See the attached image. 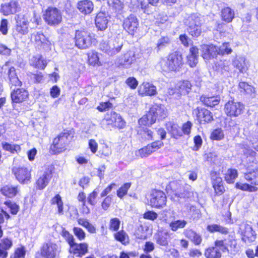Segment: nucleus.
Returning a JSON list of instances; mask_svg holds the SVG:
<instances>
[{"instance_id": "obj_1", "label": "nucleus", "mask_w": 258, "mask_h": 258, "mask_svg": "<svg viewBox=\"0 0 258 258\" xmlns=\"http://www.w3.org/2000/svg\"><path fill=\"white\" fill-rule=\"evenodd\" d=\"M74 135L73 128L63 130L57 134L50 144L49 153L52 155H58L69 151Z\"/></svg>"}, {"instance_id": "obj_2", "label": "nucleus", "mask_w": 258, "mask_h": 258, "mask_svg": "<svg viewBox=\"0 0 258 258\" xmlns=\"http://www.w3.org/2000/svg\"><path fill=\"white\" fill-rule=\"evenodd\" d=\"M159 64L163 72H179L182 70L184 65L183 55L178 50L171 52L166 58H160Z\"/></svg>"}, {"instance_id": "obj_3", "label": "nucleus", "mask_w": 258, "mask_h": 258, "mask_svg": "<svg viewBox=\"0 0 258 258\" xmlns=\"http://www.w3.org/2000/svg\"><path fill=\"white\" fill-rule=\"evenodd\" d=\"M244 179L248 183L237 182L235 187L242 191L254 192L257 190L258 186V163L252 162L250 165L247 166L246 171L243 173Z\"/></svg>"}, {"instance_id": "obj_4", "label": "nucleus", "mask_w": 258, "mask_h": 258, "mask_svg": "<svg viewBox=\"0 0 258 258\" xmlns=\"http://www.w3.org/2000/svg\"><path fill=\"white\" fill-rule=\"evenodd\" d=\"M75 46L81 50L87 49L97 42L95 35L86 28L75 31L74 37Z\"/></svg>"}, {"instance_id": "obj_5", "label": "nucleus", "mask_w": 258, "mask_h": 258, "mask_svg": "<svg viewBox=\"0 0 258 258\" xmlns=\"http://www.w3.org/2000/svg\"><path fill=\"white\" fill-rule=\"evenodd\" d=\"M214 243L221 253L235 255L239 251V246L237 239L233 235H229L227 237L217 239L214 241Z\"/></svg>"}, {"instance_id": "obj_6", "label": "nucleus", "mask_w": 258, "mask_h": 258, "mask_svg": "<svg viewBox=\"0 0 258 258\" xmlns=\"http://www.w3.org/2000/svg\"><path fill=\"white\" fill-rule=\"evenodd\" d=\"M55 171L53 165H48L40 172L34 182V186L38 190H43L49 184Z\"/></svg>"}, {"instance_id": "obj_7", "label": "nucleus", "mask_w": 258, "mask_h": 258, "mask_svg": "<svg viewBox=\"0 0 258 258\" xmlns=\"http://www.w3.org/2000/svg\"><path fill=\"white\" fill-rule=\"evenodd\" d=\"M148 202L151 207L160 209L166 206L167 198L164 191L153 188L151 190Z\"/></svg>"}, {"instance_id": "obj_8", "label": "nucleus", "mask_w": 258, "mask_h": 258, "mask_svg": "<svg viewBox=\"0 0 258 258\" xmlns=\"http://www.w3.org/2000/svg\"><path fill=\"white\" fill-rule=\"evenodd\" d=\"M103 120L108 127L121 130L126 126L125 119L120 114L115 111H111L106 113Z\"/></svg>"}, {"instance_id": "obj_9", "label": "nucleus", "mask_w": 258, "mask_h": 258, "mask_svg": "<svg viewBox=\"0 0 258 258\" xmlns=\"http://www.w3.org/2000/svg\"><path fill=\"white\" fill-rule=\"evenodd\" d=\"M45 22L50 26L56 27L62 21L61 11L56 7L49 6L46 8L43 14Z\"/></svg>"}, {"instance_id": "obj_10", "label": "nucleus", "mask_w": 258, "mask_h": 258, "mask_svg": "<svg viewBox=\"0 0 258 258\" xmlns=\"http://www.w3.org/2000/svg\"><path fill=\"white\" fill-rule=\"evenodd\" d=\"M186 31L192 38H197L202 33L201 17L196 14L191 15L187 20Z\"/></svg>"}, {"instance_id": "obj_11", "label": "nucleus", "mask_w": 258, "mask_h": 258, "mask_svg": "<svg viewBox=\"0 0 258 258\" xmlns=\"http://www.w3.org/2000/svg\"><path fill=\"white\" fill-rule=\"evenodd\" d=\"M139 25V21L137 16L134 14H130L124 19L122 24L123 30L132 37H134L138 34Z\"/></svg>"}, {"instance_id": "obj_12", "label": "nucleus", "mask_w": 258, "mask_h": 258, "mask_svg": "<svg viewBox=\"0 0 258 258\" xmlns=\"http://www.w3.org/2000/svg\"><path fill=\"white\" fill-rule=\"evenodd\" d=\"M182 185L178 181L173 180L170 181L166 186L165 190L166 192L171 197V199H177L179 200L181 198H185L188 192L183 190Z\"/></svg>"}, {"instance_id": "obj_13", "label": "nucleus", "mask_w": 258, "mask_h": 258, "mask_svg": "<svg viewBox=\"0 0 258 258\" xmlns=\"http://www.w3.org/2000/svg\"><path fill=\"white\" fill-rule=\"evenodd\" d=\"M192 114L194 115L200 125L206 124L214 120L212 113L207 108L202 107H197L192 111Z\"/></svg>"}, {"instance_id": "obj_14", "label": "nucleus", "mask_w": 258, "mask_h": 258, "mask_svg": "<svg viewBox=\"0 0 258 258\" xmlns=\"http://www.w3.org/2000/svg\"><path fill=\"white\" fill-rule=\"evenodd\" d=\"M224 111L227 116L237 117L243 113L244 105L240 102L235 101L234 99L228 101L224 105Z\"/></svg>"}, {"instance_id": "obj_15", "label": "nucleus", "mask_w": 258, "mask_h": 258, "mask_svg": "<svg viewBox=\"0 0 258 258\" xmlns=\"http://www.w3.org/2000/svg\"><path fill=\"white\" fill-rule=\"evenodd\" d=\"M14 87L10 94L12 105L22 104L28 100L29 93L27 89L22 87Z\"/></svg>"}, {"instance_id": "obj_16", "label": "nucleus", "mask_w": 258, "mask_h": 258, "mask_svg": "<svg viewBox=\"0 0 258 258\" xmlns=\"http://www.w3.org/2000/svg\"><path fill=\"white\" fill-rule=\"evenodd\" d=\"M60 251L58 245L54 242H45L40 248V254L44 258H56Z\"/></svg>"}, {"instance_id": "obj_17", "label": "nucleus", "mask_w": 258, "mask_h": 258, "mask_svg": "<svg viewBox=\"0 0 258 258\" xmlns=\"http://www.w3.org/2000/svg\"><path fill=\"white\" fill-rule=\"evenodd\" d=\"M69 253L73 257L81 258L89 252V244L86 242H76L69 246Z\"/></svg>"}, {"instance_id": "obj_18", "label": "nucleus", "mask_w": 258, "mask_h": 258, "mask_svg": "<svg viewBox=\"0 0 258 258\" xmlns=\"http://www.w3.org/2000/svg\"><path fill=\"white\" fill-rule=\"evenodd\" d=\"M12 172L16 179L22 184H27L31 180V171L27 167H15Z\"/></svg>"}, {"instance_id": "obj_19", "label": "nucleus", "mask_w": 258, "mask_h": 258, "mask_svg": "<svg viewBox=\"0 0 258 258\" xmlns=\"http://www.w3.org/2000/svg\"><path fill=\"white\" fill-rule=\"evenodd\" d=\"M9 63V61H6L2 67V70H8L7 74L10 88L22 87L23 84L17 76L16 69L14 67H8Z\"/></svg>"}, {"instance_id": "obj_20", "label": "nucleus", "mask_w": 258, "mask_h": 258, "mask_svg": "<svg viewBox=\"0 0 258 258\" xmlns=\"http://www.w3.org/2000/svg\"><path fill=\"white\" fill-rule=\"evenodd\" d=\"M29 22L25 15H17L16 17L15 34L20 37L27 34L29 32Z\"/></svg>"}, {"instance_id": "obj_21", "label": "nucleus", "mask_w": 258, "mask_h": 258, "mask_svg": "<svg viewBox=\"0 0 258 258\" xmlns=\"http://www.w3.org/2000/svg\"><path fill=\"white\" fill-rule=\"evenodd\" d=\"M163 146L164 143L162 141L156 140L139 149L138 151L139 156L142 158H146L157 151Z\"/></svg>"}, {"instance_id": "obj_22", "label": "nucleus", "mask_w": 258, "mask_h": 258, "mask_svg": "<svg viewBox=\"0 0 258 258\" xmlns=\"http://www.w3.org/2000/svg\"><path fill=\"white\" fill-rule=\"evenodd\" d=\"M240 236L243 242L251 244L255 241L257 234L250 222H246L243 224V229L241 230Z\"/></svg>"}, {"instance_id": "obj_23", "label": "nucleus", "mask_w": 258, "mask_h": 258, "mask_svg": "<svg viewBox=\"0 0 258 258\" xmlns=\"http://www.w3.org/2000/svg\"><path fill=\"white\" fill-rule=\"evenodd\" d=\"M20 187L18 184L11 183L3 185L0 188L1 194L8 199H13L20 195Z\"/></svg>"}, {"instance_id": "obj_24", "label": "nucleus", "mask_w": 258, "mask_h": 258, "mask_svg": "<svg viewBox=\"0 0 258 258\" xmlns=\"http://www.w3.org/2000/svg\"><path fill=\"white\" fill-rule=\"evenodd\" d=\"M32 42L34 44L36 48L40 49L49 47L51 45L50 41L42 33L37 32L31 35Z\"/></svg>"}, {"instance_id": "obj_25", "label": "nucleus", "mask_w": 258, "mask_h": 258, "mask_svg": "<svg viewBox=\"0 0 258 258\" xmlns=\"http://www.w3.org/2000/svg\"><path fill=\"white\" fill-rule=\"evenodd\" d=\"M138 94L142 96H153L157 94L156 87L148 82H143L138 89Z\"/></svg>"}, {"instance_id": "obj_26", "label": "nucleus", "mask_w": 258, "mask_h": 258, "mask_svg": "<svg viewBox=\"0 0 258 258\" xmlns=\"http://www.w3.org/2000/svg\"><path fill=\"white\" fill-rule=\"evenodd\" d=\"M238 90L241 95L248 98H253L255 97L256 94L254 87L245 81L239 82Z\"/></svg>"}, {"instance_id": "obj_27", "label": "nucleus", "mask_w": 258, "mask_h": 258, "mask_svg": "<svg viewBox=\"0 0 258 258\" xmlns=\"http://www.w3.org/2000/svg\"><path fill=\"white\" fill-rule=\"evenodd\" d=\"M218 53V47L212 44L202 46L201 56L204 59L209 60L216 58Z\"/></svg>"}, {"instance_id": "obj_28", "label": "nucleus", "mask_w": 258, "mask_h": 258, "mask_svg": "<svg viewBox=\"0 0 258 258\" xmlns=\"http://www.w3.org/2000/svg\"><path fill=\"white\" fill-rule=\"evenodd\" d=\"M165 127L171 138L178 139L182 137V133L178 124L173 120H169L165 123Z\"/></svg>"}, {"instance_id": "obj_29", "label": "nucleus", "mask_w": 258, "mask_h": 258, "mask_svg": "<svg viewBox=\"0 0 258 258\" xmlns=\"http://www.w3.org/2000/svg\"><path fill=\"white\" fill-rule=\"evenodd\" d=\"M86 63L88 66L99 67L103 65L100 58V54L95 50L92 49L86 53Z\"/></svg>"}, {"instance_id": "obj_30", "label": "nucleus", "mask_w": 258, "mask_h": 258, "mask_svg": "<svg viewBox=\"0 0 258 258\" xmlns=\"http://www.w3.org/2000/svg\"><path fill=\"white\" fill-rule=\"evenodd\" d=\"M19 9L18 3L16 1L12 0L9 3L1 5L0 12L4 16H9L16 13Z\"/></svg>"}, {"instance_id": "obj_31", "label": "nucleus", "mask_w": 258, "mask_h": 258, "mask_svg": "<svg viewBox=\"0 0 258 258\" xmlns=\"http://www.w3.org/2000/svg\"><path fill=\"white\" fill-rule=\"evenodd\" d=\"M150 112L153 117L159 119H164L167 116V109L161 104H154L149 108Z\"/></svg>"}, {"instance_id": "obj_32", "label": "nucleus", "mask_w": 258, "mask_h": 258, "mask_svg": "<svg viewBox=\"0 0 258 258\" xmlns=\"http://www.w3.org/2000/svg\"><path fill=\"white\" fill-rule=\"evenodd\" d=\"M212 185L214 189L215 196H220L226 191V187L221 177L218 176L212 178Z\"/></svg>"}, {"instance_id": "obj_33", "label": "nucleus", "mask_w": 258, "mask_h": 258, "mask_svg": "<svg viewBox=\"0 0 258 258\" xmlns=\"http://www.w3.org/2000/svg\"><path fill=\"white\" fill-rule=\"evenodd\" d=\"M77 8L82 14H91L94 9V4L91 0H80L77 2Z\"/></svg>"}, {"instance_id": "obj_34", "label": "nucleus", "mask_w": 258, "mask_h": 258, "mask_svg": "<svg viewBox=\"0 0 258 258\" xmlns=\"http://www.w3.org/2000/svg\"><path fill=\"white\" fill-rule=\"evenodd\" d=\"M13 245V242L10 237H5L0 241V258H7L8 256V250Z\"/></svg>"}, {"instance_id": "obj_35", "label": "nucleus", "mask_w": 258, "mask_h": 258, "mask_svg": "<svg viewBox=\"0 0 258 258\" xmlns=\"http://www.w3.org/2000/svg\"><path fill=\"white\" fill-rule=\"evenodd\" d=\"M200 100L205 106L213 108L219 104L220 97L219 95H202L200 98Z\"/></svg>"}, {"instance_id": "obj_36", "label": "nucleus", "mask_w": 258, "mask_h": 258, "mask_svg": "<svg viewBox=\"0 0 258 258\" xmlns=\"http://www.w3.org/2000/svg\"><path fill=\"white\" fill-rule=\"evenodd\" d=\"M183 234L187 239L190 240L195 245H200L202 242V236L192 229H184Z\"/></svg>"}, {"instance_id": "obj_37", "label": "nucleus", "mask_w": 258, "mask_h": 258, "mask_svg": "<svg viewBox=\"0 0 258 258\" xmlns=\"http://www.w3.org/2000/svg\"><path fill=\"white\" fill-rule=\"evenodd\" d=\"M47 64L46 60L41 54L34 55L30 60V65L35 69L44 70Z\"/></svg>"}, {"instance_id": "obj_38", "label": "nucleus", "mask_w": 258, "mask_h": 258, "mask_svg": "<svg viewBox=\"0 0 258 258\" xmlns=\"http://www.w3.org/2000/svg\"><path fill=\"white\" fill-rule=\"evenodd\" d=\"M95 23L98 30H104L107 27L108 19L105 13L98 12L95 19Z\"/></svg>"}, {"instance_id": "obj_39", "label": "nucleus", "mask_w": 258, "mask_h": 258, "mask_svg": "<svg viewBox=\"0 0 258 258\" xmlns=\"http://www.w3.org/2000/svg\"><path fill=\"white\" fill-rule=\"evenodd\" d=\"M220 13L221 20L226 23H231L235 18L234 10L229 7L223 8Z\"/></svg>"}, {"instance_id": "obj_40", "label": "nucleus", "mask_w": 258, "mask_h": 258, "mask_svg": "<svg viewBox=\"0 0 258 258\" xmlns=\"http://www.w3.org/2000/svg\"><path fill=\"white\" fill-rule=\"evenodd\" d=\"M156 118L153 117L152 113L148 110L138 120L140 126H151L156 122Z\"/></svg>"}, {"instance_id": "obj_41", "label": "nucleus", "mask_w": 258, "mask_h": 258, "mask_svg": "<svg viewBox=\"0 0 258 258\" xmlns=\"http://www.w3.org/2000/svg\"><path fill=\"white\" fill-rule=\"evenodd\" d=\"M114 240L124 245L130 243V238L126 232L123 229L115 231L113 234Z\"/></svg>"}, {"instance_id": "obj_42", "label": "nucleus", "mask_w": 258, "mask_h": 258, "mask_svg": "<svg viewBox=\"0 0 258 258\" xmlns=\"http://www.w3.org/2000/svg\"><path fill=\"white\" fill-rule=\"evenodd\" d=\"M205 258H222V253L218 247L214 244L209 246L204 250Z\"/></svg>"}, {"instance_id": "obj_43", "label": "nucleus", "mask_w": 258, "mask_h": 258, "mask_svg": "<svg viewBox=\"0 0 258 258\" xmlns=\"http://www.w3.org/2000/svg\"><path fill=\"white\" fill-rule=\"evenodd\" d=\"M122 47V45L116 47H110L107 41H102L99 44V49L103 52L110 55H113L118 53Z\"/></svg>"}, {"instance_id": "obj_44", "label": "nucleus", "mask_w": 258, "mask_h": 258, "mask_svg": "<svg viewBox=\"0 0 258 258\" xmlns=\"http://www.w3.org/2000/svg\"><path fill=\"white\" fill-rule=\"evenodd\" d=\"M238 175V171L235 168H230L224 174V180L228 184H232Z\"/></svg>"}, {"instance_id": "obj_45", "label": "nucleus", "mask_w": 258, "mask_h": 258, "mask_svg": "<svg viewBox=\"0 0 258 258\" xmlns=\"http://www.w3.org/2000/svg\"><path fill=\"white\" fill-rule=\"evenodd\" d=\"M51 205H56L57 213L59 215H63L64 213V205L61 197L59 194H56L50 201Z\"/></svg>"}, {"instance_id": "obj_46", "label": "nucleus", "mask_w": 258, "mask_h": 258, "mask_svg": "<svg viewBox=\"0 0 258 258\" xmlns=\"http://www.w3.org/2000/svg\"><path fill=\"white\" fill-rule=\"evenodd\" d=\"M207 230L211 233L219 232L223 235H227L229 232L228 228L216 224L208 225Z\"/></svg>"}, {"instance_id": "obj_47", "label": "nucleus", "mask_w": 258, "mask_h": 258, "mask_svg": "<svg viewBox=\"0 0 258 258\" xmlns=\"http://www.w3.org/2000/svg\"><path fill=\"white\" fill-rule=\"evenodd\" d=\"M148 228L140 225L136 229L134 235L137 240H145L148 238Z\"/></svg>"}, {"instance_id": "obj_48", "label": "nucleus", "mask_w": 258, "mask_h": 258, "mask_svg": "<svg viewBox=\"0 0 258 258\" xmlns=\"http://www.w3.org/2000/svg\"><path fill=\"white\" fill-rule=\"evenodd\" d=\"M112 153L111 148L106 143H102L98 151L97 156L100 158L105 159L109 157Z\"/></svg>"}, {"instance_id": "obj_49", "label": "nucleus", "mask_w": 258, "mask_h": 258, "mask_svg": "<svg viewBox=\"0 0 258 258\" xmlns=\"http://www.w3.org/2000/svg\"><path fill=\"white\" fill-rule=\"evenodd\" d=\"M2 146L4 150L9 152L11 154L18 153L20 152L21 148L19 145L12 144L8 142H3Z\"/></svg>"}, {"instance_id": "obj_50", "label": "nucleus", "mask_w": 258, "mask_h": 258, "mask_svg": "<svg viewBox=\"0 0 258 258\" xmlns=\"http://www.w3.org/2000/svg\"><path fill=\"white\" fill-rule=\"evenodd\" d=\"M168 233L163 231H158L156 234V241L161 246H166L168 244L167 239Z\"/></svg>"}, {"instance_id": "obj_51", "label": "nucleus", "mask_w": 258, "mask_h": 258, "mask_svg": "<svg viewBox=\"0 0 258 258\" xmlns=\"http://www.w3.org/2000/svg\"><path fill=\"white\" fill-rule=\"evenodd\" d=\"M133 56L130 53L126 52L121 56L119 59V65L124 68L129 67L133 61Z\"/></svg>"}, {"instance_id": "obj_52", "label": "nucleus", "mask_w": 258, "mask_h": 258, "mask_svg": "<svg viewBox=\"0 0 258 258\" xmlns=\"http://www.w3.org/2000/svg\"><path fill=\"white\" fill-rule=\"evenodd\" d=\"M186 224L187 222L184 220H176L171 221L169 226L171 231H176L178 229L183 228Z\"/></svg>"}, {"instance_id": "obj_53", "label": "nucleus", "mask_w": 258, "mask_h": 258, "mask_svg": "<svg viewBox=\"0 0 258 258\" xmlns=\"http://www.w3.org/2000/svg\"><path fill=\"white\" fill-rule=\"evenodd\" d=\"M4 204L9 209L10 214L12 215H15L19 211V206L13 201L7 200L4 202Z\"/></svg>"}, {"instance_id": "obj_54", "label": "nucleus", "mask_w": 258, "mask_h": 258, "mask_svg": "<svg viewBox=\"0 0 258 258\" xmlns=\"http://www.w3.org/2000/svg\"><path fill=\"white\" fill-rule=\"evenodd\" d=\"M131 185L132 183L131 182L124 183L117 190V196L120 199H122L127 195L128 190L131 187Z\"/></svg>"}, {"instance_id": "obj_55", "label": "nucleus", "mask_w": 258, "mask_h": 258, "mask_svg": "<svg viewBox=\"0 0 258 258\" xmlns=\"http://www.w3.org/2000/svg\"><path fill=\"white\" fill-rule=\"evenodd\" d=\"M224 138V134L221 128H217L211 132L210 139L212 141H220Z\"/></svg>"}, {"instance_id": "obj_56", "label": "nucleus", "mask_w": 258, "mask_h": 258, "mask_svg": "<svg viewBox=\"0 0 258 258\" xmlns=\"http://www.w3.org/2000/svg\"><path fill=\"white\" fill-rule=\"evenodd\" d=\"M121 224L120 219L117 217L111 218L109 222L108 228L110 231L115 232L119 229Z\"/></svg>"}, {"instance_id": "obj_57", "label": "nucleus", "mask_w": 258, "mask_h": 258, "mask_svg": "<svg viewBox=\"0 0 258 258\" xmlns=\"http://www.w3.org/2000/svg\"><path fill=\"white\" fill-rule=\"evenodd\" d=\"M113 108V104L109 101H101L96 107V109L100 112H105Z\"/></svg>"}, {"instance_id": "obj_58", "label": "nucleus", "mask_w": 258, "mask_h": 258, "mask_svg": "<svg viewBox=\"0 0 258 258\" xmlns=\"http://www.w3.org/2000/svg\"><path fill=\"white\" fill-rule=\"evenodd\" d=\"M137 134L141 137L147 138L148 140H152L153 139V132L147 127H142L138 131Z\"/></svg>"}, {"instance_id": "obj_59", "label": "nucleus", "mask_w": 258, "mask_h": 258, "mask_svg": "<svg viewBox=\"0 0 258 258\" xmlns=\"http://www.w3.org/2000/svg\"><path fill=\"white\" fill-rule=\"evenodd\" d=\"M26 255V250L24 246L21 245L15 248L10 258H25Z\"/></svg>"}, {"instance_id": "obj_60", "label": "nucleus", "mask_w": 258, "mask_h": 258, "mask_svg": "<svg viewBox=\"0 0 258 258\" xmlns=\"http://www.w3.org/2000/svg\"><path fill=\"white\" fill-rule=\"evenodd\" d=\"M171 40L168 36H162L158 41L156 44L157 50L159 51L163 47H166L170 43Z\"/></svg>"}, {"instance_id": "obj_61", "label": "nucleus", "mask_w": 258, "mask_h": 258, "mask_svg": "<svg viewBox=\"0 0 258 258\" xmlns=\"http://www.w3.org/2000/svg\"><path fill=\"white\" fill-rule=\"evenodd\" d=\"M233 64L234 67L238 69L240 73H243L247 70L244 60L241 58L235 59Z\"/></svg>"}, {"instance_id": "obj_62", "label": "nucleus", "mask_w": 258, "mask_h": 258, "mask_svg": "<svg viewBox=\"0 0 258 258\" xmlns=\"http://www.w3.org/2000/svg\"><path fill=\"white\" fill-rule=\"evenodd\" d=\"M222 48H218V54L223 56L225 54H229L232 52V49L230 47L229 42H224L222 44Z\"/></svg>"}, {"instance_id": "obj_63", "label": "nucleus", "mask_w": 258, "mask_h": 258, "mask_svg": "<svg viewBox=\"0 0 258 258\" xmlns=\"http://www.w3.org/2000/svg\"><path fill=\"white\" fill-rule=\"evenodd\" d=\"M61 235L64 238L69 246L75 241L74 236L65 228L62 229Z\"/></svg>"}, {"instance_id": "obj_64", "label": "nucleus", "mask_w": 258, "mask_h": 258, "mask_svg": "<svg viewBox=\"0 0 258 258\" xmlns=\"http://www.w3.org/2000/svg\"><path fill=\"white\" fill-rule=\"evenodd\" d=\"M29 75L31 79L33 81L35 84L41 83L44 78L43 73L40 72H37L35 73H30Z\"/></svg>"}]
</instances>
